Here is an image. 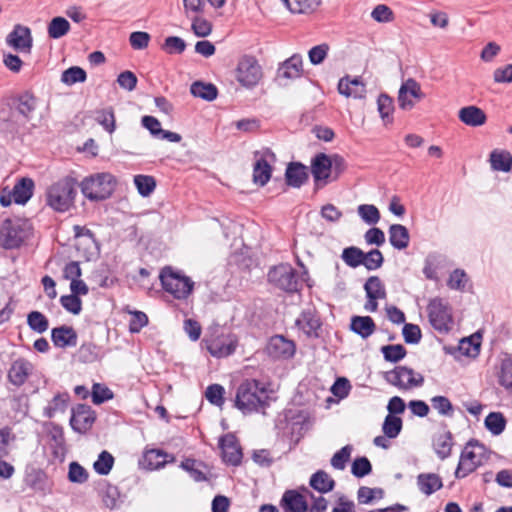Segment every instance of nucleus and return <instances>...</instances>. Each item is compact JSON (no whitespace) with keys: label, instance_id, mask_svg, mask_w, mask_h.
Returning <instances> with one entry per match:
<instances>
[{"label":"nucleus","instance_id":"nucleus-1","mask_svg":"<svg viewBox=\"0 0 512 512\" xmlns=\"http://www.w3.org/2000/svg\"><path fill=\"white\" fill-rule=\"evenodd\" d=\"M268 392L257 380H246L237 389L235 405L244 414L256 412L268 405Z\"/></svg>","mask_w":512,"mask_h":512},{"label":"nucleus","instance_id":"nucleus-2","mask_svg":"<svg viewBox=\"0 0 512 512\" xmlns=\"http://www.w3.org/2000/svg\"><path fill=\"white\" fill-rule=\"evenodd\" d=\"M77 180L72 176H66L48 187L46 191V203L57 212H66L74 206L77 195Z\"/></svg>","mask_w":512,"mask_h":512},{"label":"nucleus","instance_id":"nucleus-3","mask_svg":"<svg viewBox=\"0 0 512 512\" xmlns=\"http://www.w3.org/2000/svg\"><path fill=\"white\" fill-rule=\"evenodd\" d=\"M79 186L87 199L100 201L111 196L116 186V179L108 172L95 173L85 177Z\"/></svg>","mask_w":512,"mask_h":512},{"label":"nucleus","instance_id":"nucleus-4","mask_svg":"<svg viewBox=\"0 0 512 512\" xmlns=\"http://www.w3.org/2000/svg\"><path fill=\"white\" fill-rule=\"evenodd\" d=\"M489 458V453L483 444L478 441H469L461 455L455 471L456 478H464L479 466L483 465Z\"/></svg>","mask_w":512,"mask_h":512},{"label":"nucleus","instance_id":"nucleus-5","mask_svg":"<svg viewBox=\"0 0 512 512\" xmlns=\"http://www.w3.org/2000/svg\"><path fill=\"white\" fill-rule=\"evenodd\" d=\"M163 289L179 300L186 299L193 291L194 282L180 271L172 267H164L160 272Z\"/></svg>","mask_w":512,"mask_h":512},{"label":"nucleus","instance_id":"nucleus-6","mask_svg":"<svg viewBox=\"0 0 512 512\" xmlns=\"http://www.w3.org/2000/svg\"><path fill=\"white\" fill-rule=\"evenodd\" d=\"M202 343L205 345L211 356L223 358L234 353L238 340L235 335L225 333L220 328H215L205 336Z\"/></svg>","mask_w":512,"mask_h":512},{"label":"nucleus","instance_id":"nucleus-7","mask_svg":"<svg viewBox=\"0 0 512 512\" xmlns=\"http://www.w3.org/2000/svg\"><path fill=\"white\" fill-rule=\"evenodd\" d=\"M31 234L29 223L6 219L0 228V242L6 249L19 247Z\"/></svg>","mask_w":512,"mask_h":512},{"label":"nucleus","instance_id":"nucleus-8","mask_svg":"<svg viewBox=\"0 0 512 512\" xmlns=\"http://www.w3.org/2000/svg\"><path fill=\"white\" fill-rule=\"evenodd\" d=\"M262 76V67L254 56L240 57L235 69V78L241 86L253 88L260 82Z\"/></svg>","mask_w":512,"mask_h":512},{"label":"nucleus","instance_id":"nucleus-9","mask_svg":"<svg viewBox=\"0 0 512 512\" xmlns=\"http://www.w3.org/2000/svg\"><path fill=\"white\" fill-rule=\"evenodd\" d=\"M428 315L431 325L439 332H448L453 326L451 309L446 301L434 298L428 304Z\"/></svg>","mask_w":512,"mask_h":512},{"label":"nucleus","instance_id":"nucleus-10","mask_svg":"<svg viewBox=\"0 0 512 512\" xmlns=\"http://www.w3.org/2000/svg\"><path fill=\"white\" fill-rule=\"evenodd\" d=\"M268 280L270 283L286 292H295L299 287L296 272L289 264H280L273 267L268 273Z\"/></svg>","mask_w":512,"mask_h":512},{"label":"nucleus","instance_id":"nucleus-11","mask_svg":"<svg viewBox=\"0 0 512 512\" xmlns=\"http://www.w3.org/2000/svg\"><path fill=\"white\" fill-rule=\"evenodd\" d=\"M385 380L389 384L405 390L421 386L424 382V378L420 373L405 366H398L386 372Z\"/></svg>","mask_w":512,"mask_h":512},{"label":"nucleus","instance_id":"nucleus-12","mask_svg":"<svg viewBox=\"0 0 512 512\" xmlns=\"http://www.w3.org/2000/svg\"><path fill=\"white\" fill-rule=\"evenodd\" d=\"M364 290L367 297L364 309L367 312H376L378 309L377 301L386 299L387 296L384 283L378 276H370L364 284Z\"/></svg>","mask_w":512,"mask_h":512},{"label":"nucleus","instance_id":"nucleus-13","mask_svg":"<svg viewBox=\"0 0 512 512\" xmlns=\"http://www.w3.org/2000/svg\"><path fill=\"white\" fill-rule=\"evenodd\" d=\"M296 346L293 341L282 335H275L270 338L266 346L267 354L278 360H287L294 356Z\"/></svg>","mask_w":512,"mask_h":512},{"label":"nucleus","instance_id":"nucleus-14","mask_svg":"<svg viewBox=\"0 0 512 512\" xmlns=\"http://www.w3.org/2000/svg\"><path fill=\"white\" fill-rule=\"evenodd\" d=\"M411 97L421 100L424 93L421 90L420 84L413 78H408L404 81L398 91V105L402 110H411L414 107V102Z\"/></svg>","mask_w":512,"mask_h":512},{"label":"nucleus","instance_id":"nucleus-15","mask_svg":"<svg viewBox=\"0 0 512 512\" xmlns=\"http://www.w3.org/2000/svg\"><path fill=\"white\" fill-rule=\"evenodd\" d=\"M6 42L17 51L30 53L33 42L31 30L20 24L15 25L14 29L8 34Z\"/></svg>","mask_w":512,"mask_h":512},{"label":"nucleus","instance_id":"nucleus-16","mask_svg":"<svg viewBox=\"0 0 512 512\" xmlns=\"http://www.w3.org/2000/svg\"><path fill=\"white\" fill-rule=\"evenodd\" d=\"M94 421L95 415L89 406L79 404L72 410L70 424L75 431L79 433L86 432L91 428Z\"/></svg>","mask_w":512,"mask_h":512},{"label":"nucleus","instance_id":"nucleus-17","mask_svg":"<svg viewBox=\"0 0 512 512\" xmlns=\"http://www.w3.org/2000/svg\"><path fill=\"white\" fill-rule=\"evenodd\" d=\"M311 170L316 182L327 184L328 181H333V160L331 156L323 153L316 155L312 160Z\"/></svg>","mask_w":512,"mask_h":512},{"label":"nucleus","instance_id":"nucleus-18","mask_svg":"<svg viewBox=\"0 0 512 512\" xmlns=\"http://www.w3.org/2000/svg\"><path fill=\"white\" fill-rule=\"evenodd\" d=\"M338 92L347 97L354 99H364L366 97V86L359 77H342L337 86Z\"/></svg>","mask_w":512,"mask_h":512},{"label":"nucleus","instance_id":"nucleus-19","mask_svg":"<svg viewBox=\"0 0 512 512\" xmlns=\"http://www.w3.org/2000/svg\"><path fill=\"white\" fill-rule=\"evenodd\" d=\"M33 370L34 366L30 361L24 358H18L12 362L8 371L9 381L13 385L21 386L26 382Z\"/></svg>","mask_w":512,"mask_h":512},{"label":"nucleus","instance_id":"nucleus-20","mask_svg":"<svg viewBox=\"0 0 512 512\" xmlns=\"http://www.w3.org/2000/svg\"><path fill=\"white\" fill-rule=\"evenodd\" d=\"M53 344L58 348L75 347L77 345V333L71 326L62 325L51 331Z\"/></svg>","mask_w":512,"mask_h":512},{"label":"nucleus","instance_id":"nucleus-21","mask_svg":"<svg viewBox=\"0 0 512 512\" xmlns=\"http://www.w3.org/2000/svg\"><path fill=\"white\" fill-rule=\"evenodd\" d=\"M268 158H274L270 151H266L254 164L253 182L257 185L264 186L271 178L272 168Z\"/></svg>","mask_w":512,"mask_h":512},{"label":"nucleus","instance_id":"nucleus-22","mask_svg":"<svg viewBox=\"0 0 512 512\" xmlns=\"http://www.w3.org/2000/svg\"><path fill=\"white\" fill-rule=\"evenodd\" d=\"M222 457L226 463L238 465L242 459V452L235 438L232 435H226L220 440Z\"/></svg>","mask_w":512,"mask_h":512},{"label":"nucleus","instance_id":"nucleus-23","mask_svg":"<svg viewBox=\"0 0 512 512\" xmlns=\"http://www.w3.org/2000/svg\"><path fill=\"white\" fill-rule=\"evenodd\" d=\"M303 60L299 54H294L285 60L278 68V76L285 79H296L302 75Z\"/></svg>","mask_w":512,"mask_h":512},{"label":"nucleus","instance_id":"nucleus-24","mask_svg":"<svg viewBox=\"0 0 512 512\" xmlns=\"http://www.w3.org/2000/svg\"><path fill=\"white\" fill-rule=\"evenodd\" d=\"M458 117L464 124L471 127L482 126L487 120L485 112L474 105L461 108Z\"/></svg>","mask_w":512,"mask_h":512},{"label":"nucleus","instance_id":"nucleus-25","mask_svg":"<svg viewBox=\"0 0 512 512\" xmlns=\"http://www.w3.org/2000/svg\"><path fill=\"white\" fill-rule=\"evenodd\" d=\"M74 230L75 236L77 238V249L80 250L81 246H83L84 256L87 258V260H90L96 254L97 250L96 242L92 233L88 229L81 228L79 226H75Z\"/></svg>","mask_w":512,"mask_h":512},{"label":"nucleus","instance_id":"nucleus-26","mask_svg":"<svg viewBox=\"0 0 512 512\" xmlns=\"http://www.w3.org/2000/svg\"><path fill=\"white\" fill-rule=\"evenodd\" d=\"M174 461V457L159 449H151L144 453L143 465L149 470H158L166 463Z\"/></svg>","mask_w":512,"mask_h":512},{"label":"nucleus","instance_id":"nucleus-27","mask_svg":"<svg viewBox=\"0 0 512 512\" xmlns=\"http://www.w3.org/2000/svg\"><path fill=\"white\" fill-rule=\"evenodd\" d=\"M419 490L426 496L440 490L443 486L442 479L435 473H421L417 476Z\"/></svg>","mask_w":512,"mask_h":512},{"label":"nucleus","instance_id":"nucleus-28","mask_svg":"<svg viewBox=\"0 0 512 512\" xmlns=\"http://www.w3.org/2000/svg\"><path fill=\"white\" fill-rule=\"evenodd\" d=\"M281 504L285 512H305L307 510V503L303 495L294 490L284 493Z\"/></svg>","mask_w":512,"mask_h":512},{"label":"nucleus","instance_id":"nucleus-29","mask_svg":"<svg viewBox=\"0 0 512 512\" xmlns=\"http://www.w3.org/2000/svg\"><path fill=\"white\" fill-rule=\"evenodd\" d=\"M489 162L493 170L509 172L512 169V154L507 150L495 149L490 153Z\"/></svg>","mask_w":512,"mask_h":512},{"label":"nucleus","instance_id":"nucleus-30","mask_svg":"<svg viewBox=\"0 0 512 512\" xmlns=\"http://www.w3.org/2000/svg\"><path fill=\"white\" fill-rule=\"evenodd\" d=\"M350 329L363 339H366L374 333L376 325L369 316H353L351 318Z\"/></svg>","mask_w":512,"mask_h":512},{"label":"nucleus","instance_id":"nucleus-31","mask_svg":"<svg viewBox=\"0 0 512 512\" xmlns=\"http://www.w3.org/2000/svg\"><path fill=\"white\" fill-rule=\"evenodd\" d=\"M389 241L395 249L403 250L407 248L410 241L408 229L401 224L391 225L389 228Z\"/></svg>","mask_w":512,"mask_h":512},{"label":"nucleus","instance_id":"nucleus-32","mask_svg":"<svg viewBox=\"0 0 512 512\" xmlns=\"http://www.w3.org/2000/svg\"><path fill=\"white\" fill-rule=\"evenodd\" d=\"M452 446V434L449 431L438 433L433 438L434 451L442 460L450 456Z\"/></svg>","mask_w":512,"mask_h":512},{"label":"nucleus","instance_id":"nucleus-33","mask_svg":"<svg viewBox=\"0 0 512 512\" xmlns=\"http://www.w3.org/2000/svg\"><path fill=\"white\" fill-rule=\"evenodd\" d=\"M287 184L299 188L308 177L306 167L300 163L290 164L285 173Z\"/></svg>","mask_w":512,"mask_h":512},{"label":"nucleus","instance_id":"nucleus-34","mask_svg":"<svg viewBox=\"0 0 512 512\" xmlns=\"http://www.w3.org/2000/svg\"><path fill=\"white\" fill-rule=\"evenodd\" d=\"M34 183L29 178H22L13 188L12 197L15 203L25 204L33 194Z\"/></svg>","mask_w":512,"mask_h":512},{"label":"nucleus","instance_id":"nucleus-35","mask_svg":"<svg viewBox=\"0 0 512 512\" xmlns=\"http://www.w3.org/2000/svg\"><path fill=\"white\" fill-rule=\"evenodd\" d=\"M190 92L194 97L201 98L205 101H213L218 95V90L214 84L202 81L192 83Z\"/></svg>","mask_w":512,"mask_h":512},{"label":"nucleus","instance_id":"nucleus-36","mask_svg":"<svg viewBox=\"0 0 512 512\" xmlns=\"http://www.w3.org/2000/svg\"><path fill=\"white\" fill-rule=\"evenodd\" d=\"M310 486L320 493H328L334 489L335 481L325 471L319 470L310 478Z\"/></svg>","mask_w":512,"mask_h":512},{"label":"nucleus","instance_id":"nucleus-37","mask_svg":"<svg viewBox=\"0 0 512 512\" xmlns=\"http://www.w3.org/2000/svg\"><path fill=\"white\" fill-rule=\"evenodd\" d=\"M70 30V23L64 17H54L48 24L47 33L52 39L65 36Z\"/></svg>","mask_w":512,"mask_h":512},{"label":"nucleus","instance_id":"nucleus-38","mask_svg":"<svg viewBox=\"0 0 512 512\" xmlns=\"http://www.w3.org/2000/svg\"><path fill=\"white\" fill-rule=\"evenodd\" d=\"M485 428L493 435H500L506 427V419L500 412H491L484 421Z\"/></svg>","mask_w":512,"mask_h":512},{"label":"nucleus","instance_id":"nucleus-39","mask_svg":"<svg viewBox=\"0 0 512 512\" xmlns=\"http://www.w3.org/2000/svg\"><path fill=\"white\" fill-rule=\"evenodd\" d=\"M292 13H308L317 8L321 0H281Z\"/></svg>","mask_w":512,"mask_h":512},{"label":"nucleus","instance_id":"nucleus-40","mask_svg":"<svg viewBox=\"0 0 512 512\" xmlns=\"http://www.w3.org/2000/svg\"><path fill=\"white\" fill-rule=\"evenodd\" d=\"M403 427L402 419L395 415H387L382 425L384 435L390 439L396 438Z\"/></svg>","mask_w":512,"mask_h":512},{"label":"nucleus","instance_id":"nucleus-41","mask_svg":"<svg viewBox=\"0 0 512 512\" xmlns=\"http://www.w3.org/2000/svg\"><path fill=\"white\" fill-rule=\"evenodd\" d=\"M180 467L187 471L194 481L201 482L206 480L203 463L188 458L181 462Z\"/></svg>","mask_w":512,"mask_h":512},{"label":"nucleus","instance_id":"nucleus-42","mask_svg":"<svg viewBox=\"0 0 512 512\" xmlns=\"http://www.w3.org/2000/svg\"><path fill=\"white\" fill-rule=\"evenodd\" d=\"M27 324L31 330L42 334L49 328L48 319L39 311H32L27 315Z\"/></svg>","mask_w":512,"mask_h":512},{"label":"nucleus","instance_id":"nucleus-43","mask_svg":"<svg viewBox=\"0 0 512 512\" xmlns=\"http://www.w3.org/2000/svg\"><path fill=\"white\" fill-rule=\"evenodd\" d=\"M441 265V257L436 254H430L426 257L423 274L429 280L438 281V269Z\"/></svg>","mask_w":512,"mask_h":512},{"label":"nucleus","instance_id":"nucleus-44","mask_svg":"<svg viewBox=\"0 0 512 512\" xmlns=\"http://www.w3.org/2000/svg\"><path fill=\"white\" fill-rule=\"evenodd\" d=\"M378 112L385 123H391L390 117L394 111L393 100L387 94H380L377 99Z\"/></svg>","mask_w":512,"mask_h":512},{"label":"nucleus","instance_id":"nucleus-45","mask_svg":"<svg viewBox=\"0 0 512 512\" xmlns=\"http://www.w3.org/2000/svg\"><path fill=\"white\" fill-rule=\"evenodd\" d=\"M498 379L500 385L512 393V358H506L502 361Z\"/></svg>","mask_w":512,"mask_h":512},{"label":"nucleus","instance_id":"nucleus-46","mask_svg":"<svg viewBox=\"0 0 512 512\" xmlns=\"http://www.w3.org/2000/svg\"><path fill=\"white\" fill-rule=\"evenodd\" d=\"M95 119L108 133L112 134L115 131V116L112 108L97 111Z\"/></svg>","mask_w":512,"mask_h":512},{"label":"nucleus","instance_id":"nucleus-47","mask_svg":"<svg viewBox=\"0 0 512 512\" xmlns=\"http://www.w3.org/2000/svg\"><path fill=\"white\" fill-rule=\"evenodd\" d=\"M86 72L78 66H73L66 69L61 75V81L66 85H73L75 83L84 82L86 80Z\"/></svg>","mask_w":512,"mask_h":512},{"label":"nucleus","instance_id":"nucleus-48","mask_svg":"<svg viewBox=\"0 0 512 512\" xmlns=\"http://www.w3.org/2000/svg\"><path fill=\"white\" fill-rule=\"evenodd\" d=\"M113 464L114 457L108 451H102L94 462L93 467L99 475H107L111 471Z\"/></svg>","mask_w":512,"mask_h":512},{"label":"nucleus","instance_id":"nucleus-49","mask_svg":"<svg viewBox=\"0 0 512 512\" xmlns=\"http://www.w3.org/2000/svg\"><path fill=\"white\" fill-rule=\"evenodd\" d=\"M341 257L348 266L356 268L362 265L363 251L358 247H347L343 250Z\"/></svg>","mask_w":512,"mask_h":512},{"label":"nucleus","instance_id":"nucleus-50","mask_svg":"<svg viewBox=\"0 0 512 512\" xmlns=\"http://www.w3.org/2000/svg\"><path fill=\"white\" fill-rule=\"evenodd\" d=\"M362 265L369 271L377 270L384 262V257L380 250L373 249L367 253L363 252Z\"/></svg>","mask_w":512,"mask_h":512},{"label":"nucleus","instance_id":"nucleus-51","mask_svg":"<svg viewBox=\"0 0 512 512\" xmlns=\"http://www.w3.org/2000/svg\"><path fill=\"white\" fill-rule=\"evenodd\" d=\"M383 497V490L361 486L357 492V500L360 504H371L375 499Z\"/></svg>","mask_w":512,"mask_h":512},{"label":"nucleus","instance_id":"nucleus-52","mask_svg":"<svg viewBox=\"0 0 512 512\" xmlns=\"http://www.w3.org/2000/svg\"><path fill=\"white\" fill-rule=\"evenodd\" d=\"M135 186L140 195L149 196L155 189L156 183L152 176L137 175L134 177Z\"/></svg>","mask_w":512,"mask_h":512},{"label":"nucleus","instance_id":"nucleus-53","mask_svg":"<svg viewBox=\"0 0 512 512\" xmlns=\"http://www.w3.org/2000/svg\"><path fill=\"white\" fill-rule=\"evenodd\" d=\"M358 214L361 219L369 225H374L380 220L378 208L371 204H362L358 206Z\"/></svg>","mask_w":512,"mask_h":512},{"label":"nucleus","instance_id":"nucleus-54","mask_svg":"<svg viewBox=\"0 0 512 512\" xmlns=\"http://www.w3.org/2000/svg\"><path fill=\"white\" fill-rule=\"evenodd\" d=\"M468 282L467 274L462 269H455L449 275L447 286L452 290L462 291Z\"/></svg>","mask_w":512,"mask_h":512},{"label":"nucleus","instance_id":"nucleus-55","mask_svg":"<svg viewBox=\"0 0 512 512\" xmlns=\"http://www.w3.org/2000/svg\"><path fill=\"white\" fill-rule=\"evenodd\" d=\"M98 347L92 343H84L78 349V357L84 363H92L98 359Z\"/></svg>","mask_w":512,"mask_h":512},{"label":"nucleus","instance_id":"nucleus-56","mask_svg":"<svg viewBox=\"0 0 512 512\" xmlns=\"http://www.w3.org/2000/svg\"><path fill=\"white\" fill-rule=\"evenodd\" d=\"M36 106L37 99L28 92L22 94L18 99V110L25 117H28L36 109Z\"/></svg>","mask_w":512,"mask_h":512},{"label":"nucleus","instance_id":"nucleus-57","mask_svg":"<svg viewBox=\"0 0 512 512\" xmlns=\"http://www.w3.org/2000/svg\"><path fill=\"white\" fill-rule=\"evenodd\" d=\"M381 351L384 358L390 362H398L406 355L404 346L400 344L383 346Z\"/></svg>","mask_w":512,"mask_h":512},{"label":"nucleus","instance_id":"nucleus-58","mask_svg":"<svg viewBox=\"0 0 512 512\" xmlns=\"http://www.w3.org/2000/svg\"><path fill=\"white\" fill-rule=\"evenodd\" d=\"M431 405L442 416H452L453 406L445 396H435L431 399Z\"/></svg>","mask_w":512,"mask_h":512},{"label":"nucleus","instance_id":"nucleus-59","mask_svg":"<svg viewBox=\"0 0 512 512\" xmlns=\"http://www.w3.org/2000/svg\"><path fill=\"white\" fill-rule=\"evenodd\" d=\"M373 20L379 23H389L394 19V13L390 7L384 4H379L371 12Z\"/></svg>","mask_w":512,"mask_h":512},{"label":"nucleus","instance_id":"nucleus-60","mask_svg":"<svg viewBox=\"0 0 512 512\" xmlns=\"http://www.w3.org/2000/svg\"><path fill=\"white\" fill-rule=\"evenodd\" d=\"M192 31L198 37H206L212 31V24L203 17L195 16L192 18Z\"/></svg>","mask_w":512,"mask_h":512},{"label":"nucleus","instance_id":"nucleus-61","mask_svg":"<svg viewBox=\"0 0 512 512\" xmlns=\"http://www.w3.org/2000/svg\"><path fill=\"white\" fill-rule=\"evenodd\" d=\"M351 451L352 447L349 445L344 446L339 451H337L331 459L332 467L338 470H343L346 466V463L350 459Z\"/></svg>","mask_w":512,"mask_h":512},{"label":"nucleus","instance_id":"nucleus-62","mask_svg":"<svg viewBox=\"0 0 512 512\" xmlns=\"http://www.w3.org/2000/svg\"><path fill=\"white\" fill-rule=\"evenodd\" d=\"M224 388L219 384H212L207 387L205 396L207 400L216 406H222L224 403Z\"/></svg>","mask_w":512,"mask_h":512},{"label":"nucleus","instance_id":"nucleus-63","mask_svg":"<svg viewBox=\"0 0 512 512\" xmlns=\"http://www.w3.org/2000/svg\"><path fill=\"white\" fill-rule=\"evenodd\" d=\"M68 396L58 394L54 396L48 406L45 408L46 415L48 417H53L57 412H62L65 410L67 405Z\"/></svg>","mask_w":512,"mask_h":512},{"label":"nucleus","instance_id":"nucleus-64","mask_svg":"<svg viewBox=\"0 0 512 512\" xmlns=\"http://www.w3.org/2000/svg\"><path fill=\"white\" fill-rule=\"evenodd\" d=\"M61 305L70 313L78 315L82 309V302L77 295H65L60 298Z\"/></svg>","mask_w":512,"mask_h":512}]
</instances>
